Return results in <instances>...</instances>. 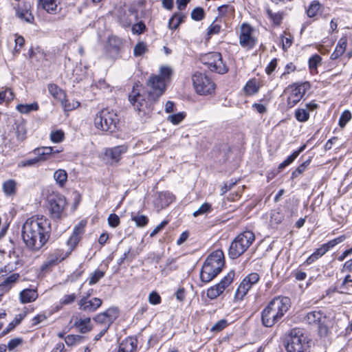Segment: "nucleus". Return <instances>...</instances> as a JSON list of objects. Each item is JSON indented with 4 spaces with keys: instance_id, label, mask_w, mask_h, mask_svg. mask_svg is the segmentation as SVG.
<instances>
[{
    "instance_id": "09e8293b",
    "label": "nucleus",
    "mask_w": 352,
    "mask_h": 352,
    "mask_svg": "<svg viewBox=\"0 0 352 352\" xmlns=\"http://www.w3.org/2000/svg\"><path fill=\"white\" fill-rule=\"evenodd\" d=\"M205 12L203 8H196L191 12V17L195 21H201L204 18Z\"/></svg>"
},
{
    "instance_id": "c9c22d12",
    "label": "nucleus",
    "mask_w": 352,
    "mask_h": 352,
    "mask_svg": "<svg viewBox=\"0 0 352 352\" xmlns=\"http://www.w3.org/2000/svg\"><path fill=\"white\" fill-rule=\"evenodd\" d=\"M148 52V46L144 41H139L133 47V55L135 56H142Z\"/></svg>"
},
{
    "instance_id": "864d4df0",
    "label": "nucleus",
    "mask_w": 352,
    "mask_h": 352,
    "mask_svg": "<svg viewBox=\"0 0 352 352\" xmlns=\"http://www.w3.org/2000/svg\"><path fill=\"white\" fill-rule=\"evenodd\" d=\"M322 60L321 57L318 55L315 54L312 56L309 60V67L310 69H316L318 64L320 63Z\"/></svg>"
},
{
    "instance_id": "aec40b11",
    "label": "nucleus",
    "mask_w": 352,
    "mask_h": 352,
    "mask_svg": "<svg viewBox=\"0 0 352 352\" xmlns=\"http://www.w3.org/2000/svg\"><path fill=\"white\" fill-rule=\"evenodd\" d=\"M219 273L214 271L208 263H204L200 272V279L204 283H209L213 280Z\"/></svg>"
},
{
    "instance_id": "72a5a7b5",
    "label": "nucleus",
    "mask_w": 352,
    "mask_h": 352,
    "mask_svg": "<svg viewBox=\"0 0 352 352\" xmlns=\"http://www.w3.org/2000/svg\"><path fill=\"white\" fill-rule=\"evenodd\" d=\"M16 135L17 138V140L19 141H23L25 139L26 137V127L25 124L23 122H21L19 123H16Z\"/></svg>"
},
{
    "instance_id": "603ef678",
    "label": "nucleus",
    "mask_w": 352,
    "mask_h": 352,
    "mask_svg": "<svg viewBox=\"0 0 352 352\" xmlns=\"http://www.w3.org/2000/svg\"><path fill=\"white\" fill-rule=\"evenodd\" d=\"M351 119V113L349 111H344L339 120V126L342 128L345 126L346 123Z\"/></svg>"
},
{
    "instance_id": "39448f33",
    "label": "nucleus",
    "mask_w": 352,
    "mask_h": 352,
    "mask_svg": "<svg viewBox=\"0 0 352 352\" xmlns=\"http://www.w3.org/2000/svg\"><path fill=\"white\" fill-rule=\"evenodd\" d=\"M200 60L212 72L223 74L228 72V68L223 62L221 54L219 52L205 54L200 57Z\"/></svg>"
},
{
    "instance_id": "49530a36",
    "label": "nucleus",
    "mask_w": 352,
    "mask_h": 352,
    "mask_svg": "<svg viewBox=\"0 0 352 352\" xmlns=\"http://www.w3.org/2000/svg\"><path fill=\"white\" fill-rule=\"evenodd\" d=\"M118 352H132V339L131 338L120 344Z\"/></svg>"
},
{
    "instance_id": "13d9d810",
    "label": "nucleus",
    "mask_w": 352,
    "mask_h": 352,
    "mask_svg": "<svg viewBox=\"0 0 352 352\" xmlns=\"http://www.w3.org/2000/svg\"><path fill=\"white\" fill-rule=\"evenodd\" d=\"M19 276H20L18 273H14L11 274L4 280V285H7L9 287V288L11 289L13 283H14L19 279Z\"/></svg>"
},
{
    "instance_id": "b1692460",
    "label": "nucleus",
    "mask_w": 352,
    "mask_h": 352,
    "mask_svg": "<svg viewBox=\"0 0 352 352\" xmlns=\"http://www.w3.org/2000/svg\"><path fill=\"white\" fill-rule=\"evenodd\" d=\"M24 8H21L19 6L16 10V14L20 19L25 21L27 23H32L34 20L33 14L29 11L28 5H24Z\"/></svg>"
},
{
    "instance_id": "cd10ccee",
    "label": "nucleus",
    "mask_w": 352,
    "mask_h": 352,
    "mask_svg": "<svg viewBox=\"0 0 352 352\" xmlns=\"http://www.w3.org/2000/svg\"><path fill=\"white\" fill-rule=\"evenodd\" d=\"M90 322V318H80L78 320L75 322L74 326L81 333H86L89 332L92 329Z\"/></svg>"
},
{
    "instance_id": "0eeeda50",
    "label": "nucleus",
    "mask_w": 352,
    "mask_h": 352,
    "mask_svg": "<svg viewBox=\"0 0 352 352\" xmlns=\"http://www.w3.org/2000/svg\"><path fill=\"white\" fill-rule=\"evenodd\" d=\"M234 272L230 271L218 284L210 287L207 290V296L211 299H215L219 296L233 281Z\"/></svg>"
},
{
    "instance_id": "c03bdc74",
    "label": "nucleus",
    "mask_w": 352,
    "mask_h": 352,
    "mask_svg": "<svg viewBox=\"0 0 352 352\" xmlns=\"http://www.w3.org/2000/svg\"><path fill=\"white\" fill-rule=\"evenodd\" d=\"M212 211V206L208 203H204L199 208L193 212L194 217H197L204 214H208Z\"/></svg>"
},
{
    "instance_id": "79ce46f5",
    "label": "nucleus",
    "mask_w": 352,
    "mask_h": 352,
    "mask_svg": "<svg viewBox=\"0 0 352 352\" xmlns=\"http://www.w3.org/2000/svg\"><path fill=\"white\" fill-rule=\"evenodd\" d=\"M39 165L38 162V160L35 157L26 159L22 161H20L18 163V167L19 168H25V167H34L38 166Z\"/></svg>"
},
{
    "instance_id": "6e6d98bb",
    "label": "nucleus",
    "mask_w": 352,
    "mask_h": 352,
    "mask_svg": "<svg viewBox=\"0 0 352 352\" xmlns=\"http://www.w3.org/2000/svg\"><path fill=\"white\" fill-rule=\"evenodd\" d=\"M244 91L247 94H254L258 91V87H256L255 82L252 81H249L247 82L244 87Z\"/></svg>"
},
{
    "instance_id": "8fccbe9b",
    "label": "nucleus",
    "mask_w": 352,
    "mask_h": 352,
    "mask_svg": "<svg viewBox=\"0 0 352 352\" xmlns=\"http://www.w3.org/2000/svg\"><path fill=\"white\" fill-rule=\"evenodd\" d=\"M104 275V272L97 270L95 271L93 274H91V277L89 280V284L90 285H94L97 283L100 278H102Z\"/></svg>"
},
{
    "instance_id": "4c0bfd02",
    "label": "nucleus",
    "mask_w": 352,
    "mask_h": 352,
    "mask_svg": "<svg viewBox=\"0 0 352 352\" xmlns=\"http://www.w3.org/2000/svg\"><path fill=\"white\" fill-rule=\"evenodd\" d=\"M320 8V3L318 1H313L307 10V16L310 18L317 15Z\"/></svg>"
},
{
    "instance_id": "412c9836",
    "label": "nucleus",
    "mask_w": 352,
    "mask_h": 352,
    "mask_svg": "<svg viewBox=\"0 0 352 352\" xmlns=\"http://www.w3.org/2000/svg\"><path fill=\"white\" fill-rule=\"evenodd\" d=\"M128 146L126 145H120L113 148H107L104 153L107 157H110L112 160L117 162L120 160V157L122 153L126 152Z\"/></svg>"
},
{
    "instance_id": "de8ad7c7",
    "label": "nucleus",
    "mask_w": 352,
    "mask_h": 352,
    "mask_svg": "<svg viewBox=\"0 0 352 352\" xmlns=\"http://www.w3.org/2000/svg\"><path fill=\"white\" fill-rule=\"evenodd\" d=\"M50 139L53 142L59 143L64 139V133L61 130L52 131L50 133Z\"/></svg>"
},
{
    "instance_id": "3c124183",
    "label": "nucleus",
    "mask_w": 352,
    "mask_h": 352,
    "mask_svg": "<svg viewBox=\"0 0 352 352\" xmlns=\"http://www.w3.org/2000/svg\"><path fill=\"white\" fill-rule=\"evenodd\" d=\"M267 13L268 16L272 20L273 23L276 25H279L281 23V21L283 19L282 15L280 13H274L272 10H267Z\"/></svg>"
},
{
    "instance_id": "2eb2a0df",
    "label": "nucleus",
    "mask_w": 352,
    "mask_h": 352,
    "mask_svg": "<svg viewBox=\"0 0 352 352\" xmlns=\"http://www.w3.org/2000/svg\"><path fill=\"white\" fill-rule=\"evenodd\" d=\"M102 305V300L98 298H93L89 300L87 297H83L78 302L79 309L86 312L95 311Z\"/></svg>"
},
{
    "instance_id": "052dcab7",
    "label": "nucleus",
    "mask_w": 352,
    "mask_h": 352,
    "mask_svg": "<svg viewBox=\"0 0 352 352\" xmlns=\"http://www.w3.org/2000/svg\"><path fill=\"white\" fill-rule=\"evenodd\" d=\"M33 153H34L36 156L35 158L38 160V164H40L41 162H44L47 160V155L45 154V153L42 151L41 148H36L33 151Z\"/></svg>"
},
{
    "instance_id": "f257e3e1",
    "label": "nucleus",
    "mask_w": 352,
    "mask_h": 352,
    "mask_svg": "<svg viewBox=\"0 0 352 352\" xmlns=\"http://www.w3.org/2000/svg\"><path fill=\"white\" fill-rule=\"evenodd\" d=\"M51 224L48 219L32 217L22 226L21 238L25 246L32 252L40 250L48 241Z\"/></svg>"
},
{
    "instance_id": "1a4fd4ad",
    "label": "nucleus",
    "mask_w": 352,
    "mask_h": 352,
    "mask_svg": "<svg viewBox=\"0 0 352 352\" xmlns=\"http://www.w3.org/2000/svg\"><path fill=\"white\" fill-rule=\"evenodd\" d=\"M253 29L246 23H243L241 28L239 43L241 47L250 50L256 44V39L252 36Z\"/></svg>"
},
{
    "instance_id": "338daca9",
    "label": "nucleus",
    "mask_w": 352,
    "mask_h": 352,
    "mask_svg": "<svg viewBox=\"0 0 352 352\" xmlns=\"http://www.w3.org/2000/svg\"><path fill=\"white\" fill-rule=\"evenodd\" d=\"M22 339L19 338L12 339L9 341L6 346L7 348H8L9 350H13L19 345H20L22 343Z\"/></svg>"
},
{
    "instance_id": "ddd939ff",
    "label": "nucleus",
    "mask_w": 352,
    "mask_h": 352,
    "mask_svg": "<svg viewBox=\"0 0 352 352\" xmlns=\"http://www.w3.org/2000/svg\"><path fill=\"white\" fill-rule=\"evenodd\" d=\"M67 205L63 197H58L50 201V211L52 217L54 219H60Z\"/></svg>"
},
{
    "instance_id": "f03ea898",
    "label": "nucleus",
    "mask_w": 352,
    "mask_h": 352,
    "mask_svg": "<svg viewBox=\"0 0 352 352\" xmlns=\"http://www.w3.org/2000/svg\"><path fill=\"white\" fill-rule=\"evenodd\" d=\"M94 125L102 131L114 133L118 129V117L109 109H103L95 116Z\"/></svg>"
},
{
    "instance_id": "6e6552de",
    "label": "nucleus",
    "mask_w": 352,
    "mask_h": 352,
    "mask_svg": "<svg viewBox=\"0 0 352 352\" xmlns=\"http://www.w3.org/2000/svg\"><path fill=\"white\" fill-rule=\"evenodd\" d=\"M282 317L283 316L276 310V309L274 307L270 302L261 313L262 323L267 327H272L278 322Z\"/></svg>"
},
{
    "instance_id": "37998d69",
    "label": "nucleus",
    "mask_w": 352,
    "mask_h": 352,
    "mask_svg": "<svg viewBox=\"0 0 352 352\" xmlns=\"http://www.w3.org/2000/svg\"><path fill=\"white\" fill-rule=\"evenodd\" d=\"M186 117V113L179 112L168 116L167 120L173 124H179Z\"/></svg>"
},
{
    "instance_id": "e2e57ef3",
    "label": "nucleus",
    "mask_w": 352,
    "mask_h": 352,
    "mask_svg": "<svg viewBox=\"0 0 352 352\" xmlns=\"http://www.w3.org/2000/svg\"><path fill=\"white\" fill-rule=\"evenodd\" d=\"M108 223H109V226H111L112 228H116L120 223V218L115 213H112V214H109V216L108 217Z\"/></svg>"
},
{
    "instance_id": "a19ab883",
    "label": "nucleus",
    "mask_w": 352,
    "mask_h": 352,
    "mask_svg": "<svg viewBox=\"0 0 352 352\" xmlns=\"http://www.w3.org/2000/svg\"><path fill=\"white\" fill-rule=\"evenodd\" d=\"M244 283H247V286L250 289L252 285L256 284L259 280V275L257 273H251L248 275L243 280Z\"/></svg>"
},
{
    "instance_id": "423d86ee",
    "label": "nucleus",
    "mask_w": 352,
    "mask_h": 352,
    "mask_svg": "<svg viewBox=\"0 0 352 352\" xmlns=\"http://www.w3.org/2000/svg\"><path fill=\"white\" fill-rule=\"evenodd\" d=\"M192 80L197 93L200 95L210 94L214 89V82L202 73L196 72Z\"/></svg>"
},
{
    "instance_id": "dca6fc26",
    "label": "nucleus",
    "mask_w": 352,
    "mask_h": 352,
    "mask_svg": "<svg viewBox=\"0 0 352 352\" xmlns=\"http://www.w3.org/2000/svg\"><path fill=\"white\" fill-rule=\"evenodd\" d=\"M270 303L282 316L285 315L291 306L290 299L286 296L276 297L270 301Z\"/></svg>"
},
{
    "instance_id": "20e7f679",
    "label": "nucleus",
    "mask_w": 352,
    "mask_h": 352,
    "mask_svg": "<svg viewBox=\"0 0 352 352\" xmlns=\"http://www.w3.org/2000/svg\"><path fill=\"white\" fill-rule=\"evenodd\" d=\"M306 323L318 328L320 336H326L329 331L330 320L320 310L307 313L305 317Z\"/></svg>"
},
{
    "instance_id": "a211bd4d",
    "label": "nucleus",
    "mask_w": 352,
    "mask_h": 352,
    "mask_svg": "<svg viewBox=\"0 0 352 352\" xmlns=\"http://www.w3.org/2000/svg\"><path fill=\"white\" fill-rule=\"evenodd\" d=\"M122 45V41L115 36H109L107 43L105 45V49L107 54L114 58L120 52V48Z\"/></svg>"
},
{
    "instance_id": "69168bd1",
    "label": "nucleus",
    "mask_w": 352,
    "mask_h": 352,
    "mask_svg": "<svg viewBox=\"0 0 352 352\" xmlns=\"http://www.w3.org/2000/svg\"><path fill=\"white\" fill-rule=\"evenodd\" d=\"M146 30V25L144 23L140 21L135 24H133V34H140L144 32Z\"/></svg>"
},
{
    "instance_id": "f8f14e48",
    "label": "nucleus",
    "mask_w": 352,
    "mask_h": 352,
    "mask_svg": "<svg viewBox=\"0 0 352 352\" xmlns=\"http://www.w3.org/2000/svg\"><path fill=\"white\" fill-rule=\"evenodd\" d=\"M138 86V83L133 85V109L138 111L140 116H143L146 114L148 110L147 102L141 96L140 92L136 93L135 87Z\"/></svg>"
},
{
    "instance_id": "9d476101",
    "label": "nucleus",
    "mask_w": 352,
    "mask_h": 352,
    "mask_svg": "<svg viewBox=\"0 0 352 352\" xmlns=\"http://www.w3.org/2000/svg\"><path fill=\"white\" fill-rule=\"evenodd\" d=\"M151 90L149 91V97L153 100H157L166 90V83L160 78V76H153L148 82Z\"/></svg>"
},
{
    "instance_id": "c756f323",
    "label": "nucleus",
    "mask_w": 352,
    "mask_h": 352,
    "mask_svg": "<svg viewBox=\"0 0 352 352\" xmlns=\"http://www.w3.org/2000/svg\"><path fill=\"white\" fill-rule=\"evenodd\" d=\"M54 179L59 186L63 187L67 181V173L63 169H58L54 172Z\"/></svg>"
},
{
    "instance_id": "bf43d9fd",
    "label": "nucleus",
    "mask_w": 352,
    "mask_h": 352,
    "mask_svg": "<svg viewBox=\"0 0 352 352\" xmlns=\"http://www.w3.org/2000/svg\"><path fill=\"white\" fill-rule=\"evenodd\" d=\"M283 219V217L280 212L275 210L272 212L270 217V222L272 223L279 224L282 222Z\"/></svg>"
},
{
    "instance_id": "680f3d73",
    "label": "nucleus",
    "mask_w": 352,
    "mask_h": 352,
    "mask_svg": "<svg viewBox=\"0 0 352 352\" xmlns=\"http://www.w3.org/2000/svg\"><path fill=\"white\" fill-rule=\"evenodd\" d=\"M228 325V322L225 319L220 320L216 324H214L211 328L212 331H220Z\"/></svg>"
},
{
    "instance_id": "393cba45",
    "label": "nucleus",
    "mask_w": 352,
    "mask_h": 352,
    "mask_svg": "<svg viewBox=\"0 0 352 352\" xmlns=\"http://www.w3.org/2000/svg\"><path fill=\"white\" fill-rule=\"evenodd\" d=\"M346 45H347L346 38L343 36L341 38H340L334 52L331 54V56H330L331 59L336 60V59L338 58L340 56H341L344 54V52L346 48Z\"/></svg>"
},
{
    "instance_id": "bb28decb",
    "label": "nucleus",
    "mask_w": 352,
    "mask_h": 352,
    "mask_svg": "<svg viewBox=\"0 0 352 352\" xmlns=\"http://www.w3.org/2000/svg\"><path fill=\"white\" fill-rule=\"evenodd\" d=\"M291 88L292 89V92L287 100L289 107H292L296 105L302 98V95L300 94V88H296L295 85H293Z\"/></svg>"
},
{
    "instance_id": "7c9ffc66",
    "label": "nucleus",
    "mask_w": 352,
    "mask_h": 352,
    "mask_svg": "<svg viewBox=\"0 0 352 352\" xmlns=\"http://www.w3.org/2000/svg\"><path fill=\"white\" fill-rule=\"evenodd\" d=\"M104 316L107 319V326L109 328L110 325L114 322V320L118 317V309L117 307H110L105 311L102 312Z\"/></svg>"
},
{
    "instance_id": "a878e982",
    "label": "nucleus",
    "mask_w": 352,
    "mask_h": 352,
    "mask_svg": "<svg viewBox=\"0 0 352 352\" xmlns=\"http://www.w3.org/2000/svg\"><path fill=\"white\" fill-rule=\"evenodd\" d=\"M60 0H38V5L48 13L56 12Z\"/></svg>"
},
{
    "instance_id": "6ab92c4d",
    "label": "nucleus",
    "mask_w": 352,
    "mask_h": 352,
    "mask_svg": "<svg viewBox=\"0 0 352 352\" xmlns=\"http://www.w3.org/2000/svg\"><path fill=\"white\" fill-rule=\"evenodd\" d=\"M132 14V8L131 7L120 8L118 10V18L120 23L124 28H129L131 25V15Z\"/></svg>"
},
{
    "instance_id": "9b49d317",
    "label": "nucleus",
    "mask_w": 352,
    "mask_h": 352,
    "mask_svg": "<svg viewBox=\"0 0 352 352\" xmlns=\"http://www.w3.org/2000/svg\"><path fill=\"white\" fill-rule=\"evenodd\" d=\"M204 263H208L209 267L214 271L220 273L225 265L223 252L221 250H217L212 252L207 257Z\"/></svg>"
},
{
    "instance_id": "5fc2aeb1",
    "label": "nucleus",
    "mask_w": 352,
    "mask_h": 352,
    "mask_svg": "<svg viewBox=\"0 0 352 352\" xmlns=\"http://www.w3.org/2000/svg\"><path fill=\"white\" fill-rule=\"evenodd\" d=\"M133 221L135 222L137 226L144 227L147 225L148 219L144 215H137L133 217Z\"/></svg>"
},
{
    "instance_id": "ea45409f",
    "label": "nucleus",
    "mask_w": 352,
    "mask_h": 352,
    "mask_svg": "<svg viewBox=\"0 0 352 352\" xmlns=\"http://www.w3.org/2000/svg\"><path fill=\"white\" fill-rule=\"evenodd\" d=\"M296 119L301 122H306L309 118V113L307 109H298L295 112Z\"/></svg>"
},
{
    "instance_id": "473e14b6",
    "label": "nucleus",
    "mask_w": 352,
    "mask_h": 352,
    "mask_svg": "<svg viewBox=\"0 0 352 352\" xmlns=\"http://www.w3.org/2000/svg\"><path fill=\"white\" fill-rule=\"evenodd\" d=\"M48 91L50 94L56 99L63 100L65 97L63 91L54 84H50L48 85Z\"/></svg>"
},
{
    "instance_id": "0e129e2a",
    "label": "nucleus",
    "mask_w": 352,
    "mask_h": 352,
    "mask_svg": "<svg viewBox=\"0 0 352 352\" xmlns=\"http://www.w3.org/2000/svg\"><path fill=\"white\" fill-rule=\"evenodd\" d=\"M217 21H218V19H216V20L209 27V29L208 31V35L217 34L220 32L221 25L219 23H217Z\"/></svg>"
},
{
    "instance_id": "2f4dec72",
    "label": "nucleus",
    "mask_w": 352,
    "mask_h": 352,
    "mask_svg": "<svg viewBox=\"0 0 352 352\" xmlns=\"http://www.w3.org/2000/svg\"><path fill=\"white\" fill-rule=\"evenodd\" d=\"M240 239L243 241V243L248 249L253 243L255 239V236L253 232L246 230L239 234Z\"/></svg>"
},
{
    "instance_id": "774afa93",
    "label": "nucleus",
    "mask_w": 352,
    "mask_h": 352,
    "mask_svg": "<svg viewBox=\"0 0 352 352\" xmlns=\"http://www.w3.org/2000/svg\"><path fill=\"white\" fill-rule=\"evenodd\" d=\"M148 300L153 305H157L161 302V297L157 292H153L149 295Z\"/></svg>"
},
{
    "instance_id": "a18cd8bd",
    "label": "nucleus",
    "mask_w": 352,
    "mask_h": 352,
    "mask_svg": "<svg viewBox=\"0 0 352 352\" xmlns=\"http://www.w3.org/2000/svg\"><path fill=\"white\" fill-rule=\"evenodd\" d=\"M346 239L344 235L340 236L333 240L329 241L327 243H324V247L326 248L327 252L336 245L343 242Z\"/></svg>"
},
{
    "instance_id": "5701e85b",
    "label": "nucleus",
    "mask_w": 352,
    "mask_h": 352,
    "mask_svg": "<svg viewBox=\"0 0 352 352\" xmlns=\"http://www.w3.org/2000/svg\"><path fill=\"white\" fill-rule=\"evenodd\" d=\"M21 302L23 304L34 301L38 298V294L35 289H25L19 294Z\"/></svg>"
},
{
    "instance_id": "4be33fe9",
    "label": "nucleus",
    "mask_w": 352,
    "mask_h": 352,
    "mask_svg": "<svg viewBox=\"0 0 352 352\" xmlns=\"http://www.w3.org/2000/svg\"><path fill=\"white\" fill-rule=\"evenodd\" d=\"M84 227L85 224L81 222L74 228L72 236L67 241V244L72 248V250L74 248L79 242V235L84 232Z\"/></svg>"
},
{
    "instance_id": "c85d7f7f",
    "label": "nucleus",
    "mask_w": 352,
    "mask_h": 352,
    "mask_svg": "<svg viewBox=\"0 0 352 352\" xmlns=\"http://www.w3.org/2000/svg\"><path fill=\"white\" fill-rule=\"evenodd\" d=\"M2 188L6 196L15 195L16 190V182L14 179H8L3 183Z\"/></svg>"
},
{
    "instance_id": "f704fd0d",
    "label": "nucleus",
    "mask_w": 352,
    "mask_h": 352,
    "mask_svg": "<svg viewBox=\"0 0 352 352\" xmlns=\"http://www.w3.org/2000/svg\"><path fill=\"white\" fill-rule=\"evenodd\" d=\"M250 289L247 286V283L242 280L236 289L235 298L241 300Z\"/></svg>"
},
{
    "instance_id": "4468645a",
    "label": "nucleus",
    "mask_w": 352,
    "mask_h": 352,
    "mask_svg": "<svg viewBox=\"0 0 352 352\" xmlns=\"http://www.w3.org/2000/svg\"><path fill=\"white\" fill-rule=\"evenodd\" d=\"M247 250L239 234L231 243L229 248L228 255L230 258L235 259L239 257Z\"/></svg>"
},
{
    "instance_id": "f3484780",
    "label": "nucleus",
    "mask_w": 352,
    "mask_h": 352,
    "mask_svg": "<svg viewBox=\"0 0 352 352\" xmlns=\"http://www.w3.org/2000/svg\"><path fill=\"white\" fill-rule=\"evenodd\" d=\"M63 251L61 250H55L49 254L45 261L41 266V270L44 271L52 266L56 265L58 263L64 260L65 256H63Z\"/></svg>"
},
{
    "instance_id": "4d7b16f0",
    "label": "nucleus",
    "mask_w": 352,
    "mask_h": 352,
    "mask_svg": "<svg viewBox=\"0 0 352 352\" xmlns=\"http://www.w3.org/2000/svg\"><path fill=\"white\" fill-rule=\"evenodd\" d=\"M172 74V69L168 67H162L160 68V74L159 75L160 78L164 80H168Z\"/></svg>"
},
{
    "instance_id": "e433bc0d",
    "label": "nucleus",
    "mask_w": 352,
    "mask_h": 352,
    "mask_svg": "<svg viewBox=\"0 0 352 352\" xmlns=\"http://www.w3.org/2000/svg\"><path fill=\"white\" fill-rule=\"evenodd\" d=\"M38 108L37 103L26 104H18L16 109L21 113H28L32 111H36Z\"/></svg>"
},
{
    "instance_id": "58836bf2",
    "label": "nucleus",
    "mask_w": 352,
    "mask_h": 352,
    "mask_svg": "<svg viewBox=\"0 0 352 352\" xmlns=\"http://www.w3.org/2000/svg\"><path fill=\"white\" fill-rule=\"evenodd\" d=\"M184 16L182 14H175L168 21V27L170 29H177L181 23H182Z\"/></svg>"
},
{
    "instance_id": "7ed1b4c3",
    "label": "nucleus",
    "mask_w": 352,
    "mask_h": 352,
    "mask_svg": "<svg viewBox=\"0 0 352 352\" xmlns=\"http://www.w3.org/2000/svg\"><path fill=\"white\" fill-rule=\"evenodd\" d=\"M309 342L302 331L297 329L291 330L287 337L285 349L287 352H307Z\"/></svg>"
}]
</instances>
